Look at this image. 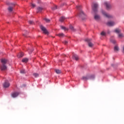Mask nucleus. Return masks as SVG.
Instances as JSON below:
<instances>
[{
    "label": "nucleus",
    "instance_id": "1",
    "mask_svg": "<svg viewBox=\"0 0 124 124\" xmlns=\"http://www.w3.org/2000/svg\"><path fill=\"white\" fill-rule=\"evenodd\" d=\"M1 62L2 65L0 66V69L2 71H5L7 70V66L5 65V64L7 63V60L3 59H1Z\"/></svg>",
    "mask_w": 124,
    "mask_h": 124
},
{
    "label": "nucleus",
    "instance_id": "2",
    "mask_svg": "<svg viewBox=\"0 0 124 124\" xmlns=\"http://www.w3.org/2000/svg\"><path fill=\"white\" fill-rule=\"evenodd\" d=\"M78 17L83 20H86V19H87V15H86V14H85V13H84L82 11H80Z\"/></svg>",
    "mask_w": 124,
    "mask_h": 124
},
{
    "label": "nucleus",
    "instance_id": "3",
    "mask_svg": "<svg viewBox=\"0 0 124 124\" xmlns=\"http://www.w3.org/2000/svg\"><path fill=\"white\" fill-rule=\"evenodd\" d=\"M92 9L94 12H96L98 9V4L97 3H93L92 6Z\"/></svg>",
    "mask_w": 124,
    "mask_h": 124
},
{
    "label": "nucleus",
    "instance_id": "4",
    "mask_svg": "<svg viewBox=\"0 0 124 124\" xmlns=\"http://www.w3.org/2000/svg\"><path fill=\"white\" fill-rule=\"evenodd\" d=\"M104 4L105 6L106 7V9L107 10H109V9H111L112 8V6L111 5V4L109 2H105L104 3Z\"/></svg>",
    "mask_w": 124,
    "mask_h": 124
},
{
    "label": "nucleus",
    "instance_id": "5",
    "mask_svg": "<svg viewBox=\"0 0 124 124\" xmlns=\"http://www.w3.org/2000/svg\"><path fill=\"white\" fill-rule=\"evenodd\" d=\"M102 13L105 16V17H106L107 18H108V19H111V18H113V16L108 14H107L105 11L102 10Z\"/></svg>",
    "mask_w": 124,
    "mask_h": 124
},
{
    "label": "nucleus",
    "instance_id": "6",
    "mask_svg": "<svg viewBox=\"0 0 124 124\" xmlns=\"http://www.w3.org/2000/svg\"><path fill=\"white\" fill-rule=\"evenodd\" d=\"M10 6L8 7V10L9 12H12L13 11V7L15 6V4L11 3L9 4Z\"/></svg>",
    "mask_w": 124,
    "mask_h": 124
},
{
    "label": "nucleus",
    "instance_id": "7",
    "mask_svg": "<svg viewBox=\"0 0 124 124\" xmlns=\"http://www.w3.org/2000/svg\"><path fill=\"white\" fill-rule=\"evenodd\" d=\"M40 29L42 30V31H43L45 34H49V32L47 31V29L45 27H44L43 26L41 25L40 26Z\"/></svg>",
    "mask_w": 124,
    "mask_h": 124
},
{
    "label": "nucleus",
    "instance_id": "8",
    "mask_svg": "<svg viewBox=\"0 0 124 124\" xmlns=\"http://www.w3.org/2000/svg\"><path fill=\"white\" fill-rule=\"evenodd\" d=\"M10 86V83H9V82H8V81L7 80L5 81L3 84V88H9Z\"/></svg>",
    "mask_w": 124,
    "mask_h": 124
},
{
    "label": "nucleus",
    "instance_id": "9",
    "mask_svg": "<svg viewBox=\"0 0 124 124\" xmlns=\"http://www.w3.org/2000/svg\"><path fill=\"white\" fill-rule=\"evenodd\" d=\"M86 41L88 43V46L89 47H93V44L91 42V41H92V39H86Z\"/></svg>",
    "mask_w": 124,
    "mask_h": 124
},
{
    "label": "nucleus",
    "instance_id": "10",
    "mask_svg": "<svg viewBox=\"0 0 124 124\" xmlns=\"http://www.w3.org/2000/svg\"><path fill=\"white\" fill-rule=\"evenodd\" d=\"M19 92H15L11 94V96L14 98L17 97V96L19 95Z\"/></svg>",
    "mask_w": 124,
    "mask_h": 124
},
{
    "label": "nucleus",
    "instance_id": "11",
    "mask_svg": "<svg viewBox=\"0 0 124 124\" xmlns=\"http://www.w3.org/2000/svg\"><path fill=\"white\" fill-rule=\"evenodd\" d=\"M107 25L109 26V27H112L115 25V22L114 21H109L107 23Z\"/></svg>",
    "mask_w": 124,
    "mask_h": 124
},
{
    "label": "nucleus",
    "instance_id": "12",
    "mask_svg": "<svg viewBox=\"0 0 124 124\" xmlns=\"http://www.w3.org/2000/svg\"><path fill=\"white\" fill-rule=\"evenodd\" d=\"M42 10H43V8L38 7L37 9V13H41V12H42Z\"/></svg>",
    "mask_w": 124,
    "mask_h": 124
},
{
    "label": "nucleus",
    "instance_id": "13",
    "mask_svg": "<svg viewBox=\"0 0 124 124\" xmlns=\"http://www.w3.org/2000/svg\"><path fill=\"white\" fill-rule=\"evenodd\" d=\"M65 17L64 16H62L60 19H59V21L60 22H61L62 23V22H63V21H64V20H65Z\"/></svg>",
    "mask_w": 124,
    "mask_h": 124
},
{
    "label": "nucleus",
    "instance_id": "14",
    "mask_svg": "<svg viewBox=\"0 0 124 124\" xmlns=\"http://www.w3.org/2000/svg\"><path fill=\"white\" fill-rule=\"evenodd\" d=\"M24 56V53L23 52H21L20 53H19L18 55H17V57L18 58H22Z\"/></svg>",
    "mask_w": 124,
    "mask_h": 124
},
{
    "label": "nucleus",
    "instance_id": "15",
    "mask_svg": "<svg viewBox=\"0 0 124 124\" xmlns=\"http://www.w3.org/2000/svg\"><path fill=\"white\" fill-rule=\"evenodd\" d=\"M73 60H75V61H78V58L77 57V55L76 54H73L72 57Z\"/></svg>",
    "mask_w": 124,
    "mask_h": 124
},
{
    "label": "nucleus",
    "instance_id": "16",
    "mask_svg": "<svg viewBox=\"0 0 124 124\" xmlns=\"http://www.w3.org/2000/svg\"><path fill=\"white\" fill-rule=\"evenodd\" d=\"M22 62H25L27 63L28 62H29V59L28 58H24L22 60Z\"/></svg>",
    "mask_w": 124,
    "mask_h": 124
},
{
    "label": "nucleus",
    "instance_id": "17",
    "mask_svg": "<svg viewBox=\"0 0 124 124\" xmlns=\"http://www.w3.org/2000/svg\"><path fill=\"white\" fill-rule=\"evenodd\" d=\"M57 36H59V37H63V36H64V34H63L62 33H60L59 34H57Z\"/></svg>",
    "mask_w": 124,
    "mask_h": 124
},
{
    "label": "nucleus",
    "instance_id": "18",
    "mask_svg": "<svg viewBox=\"0 0 124 124\" xmlns=\"http://www.w3.org/2000/svg\"><path fill=\"white\" fill-rule=\"evenodd\" d=\"M114 50L115 52H118V51H119V46H115Z\"/></svg>",
    "mask_w": 124,
    "mask_h": 124
},
{
    "label": "nucleus",
    "instance_id": "19",
    "mask_svg": "<svg viewBox=\"0 0 124 124\" xmlns=\"http://www.w3.org/2000/svg\"><path fill=\"white\" fill-rule=\"evenodd\" d=\"M55 72L57 74H61V73H62V71L59 69H56Z\"/></svg>",
    "mask_w": 124,
    "mask_h": 124
},
{
    "label": "nucleus",
    "instance_id": "20",
    "mask_svg": "<svg viewBox=\"0 0 124 124\" xmlns=\"http://www.w3.org/2000/svg\"><path fill=\"white\" fill-rule=\"evenodd\" d=\"M94 19L95 20H99V19H100V16L98 15H95Z\"/></svg>",
    "mask_w": 124,
    "mask_h": 124
},
{
    "label": "nucleus",
    "instance_id": "21",
    "mask_svg": "<svg viewBox=\"0 0 124 124\" xmlns=\"http://www.w3.org/2000/svg\"><path fill=\"white\" fill-rule=\"evenodd\" d=\"M110 42L113 43V44H115L116 43V40L113 39L112 38H110Z\"/></svg>",
    "mask_w": 124,
    "mask_h": 124
},
{
    "label": "nucleus",
    "instance_id": "22",
    "mask_svg": "<svg viewBox=\"0 0 124 124\" xmlns=\"http://www.w3.org/2000/svg\"><path fill=\"white\" fill-rule=\"evenodd\" d=\"M118 37L119 38H123V37H124V34L122 33H119L118 34Z\"/></svg>",
    "mask_w": 124,
    "mask_h": 124
},
{
    "label": "nucleus",
    "instance_id": "23",
    "mask_svg": "<svg viewBox=\"0 0 124 124\" xmlns=\"http://www.w3.org/2000/svg\"><path fill=\"white\" fill-rule=\"evenodd\" d=\"M82 79L84 80V81H87V80L89 79V77H83Z\"/></svg>",
    "mask_w": 124,
    "mask_h": 124
},
{
    "label": "nucleus",
    "instance_id": "24",
    "mask_svg": "<svg viewBox=\"0 0 124 124\" xmlns=\"http://www.w3.org/2000/svg\"><path fill=\"white\" fill-rule=\"evenodd\" d=\"M115 32H116V33H119V32H121V30L119 29H116L115 30Z\"/></svg>",
    "mask_w": 124,
    "mask_h": 124
},
{
    "label": "nucleus",
    "instance_id": "25",
    "mask_svg": "<svg viewBox=\"0 0 124 124\" xmlns=\"http://www.w3.org/2000/svg\"><path fill=\"white\" fill-rule=\"evenodd\" d=\"M70 30H71V31H75V30H74V27H73V26H70Z\"/></svg>",
    "mask_w": 124,
    "mask_h": 124
},
{
    "label": "nucleus",
    "instance_id": "26",
    "mask_svg": "<svg viewBox=\"0 0 124 124\" xmlns=\"http://www.w3.org/2000/svg\"><path fill=\"white\" fill-rule=\"evenodd\" d=\"M29 23L30 25H33L34 24V22L32 20H30Z\"/></svg>",
    "mask_w": 124,
    "mask_h": 124
},
{
    "label": "nucleus",
    "instance_id": "27",
    "mask_svg": "<svg viewBox=\"0 0 124 124\" xmlns=\"http://www.w3.org/2000/svg\"><path fill=\"white\" fill-rule=\"evenodd\" d=\"M58 9V6H57L56 5H55L52 8V10H56V9Z\"/></svg>",
    "mask_w": 124,
    "mask_h": 124
},
{
    "label": "nucleus",
    "instance_id": "28",
    "mask_svg": "<svg viewBox=\"0 0 124 124\" xmlns=\"http://www.w3.org/2000/svg\"><path fill=\"white\" fill-rule=\"evenodd\" d=\"M61 28L62 30H64V31H67V29L66 28L64 27V26H61Z\"/></svg>",
    "mask_w": 124,
    "mask_h": 124
},
{
    "label": "nucleus",
    "instance_id": "29",
    "mask_svg": "<svg viewBox=\"0 0 124 124\" xmlns=\"http://www.w3.org/2000/svg\"><path fill=\"white\" fill-rule=\"evenodd\" d=\"M44 20L46 21V23H49L50 22V19L48 18H44Z\"/></svg>",
    "mask_w": 124,
    "mask_h": 124
},
{
    "label": "nucleus",
    "instance_id": "30",
    "mask_svg": "<svg viewBox=\"0 0 124 124\" xmlns=\"http://www.w3.org/2000/svg\"><path fill=\"white\" fill-rule=\"evenodd\" d=\"M20 73L24 74V73H26V71L24 69H22L20 71Z\"/></svg>",
    "mask_w": 124,
    "mask_h": 124
},
{
    "label": "nucleus",
    "instance_id": "31",
    "mask_svg": "<svg viewBox=\"0 0 124 124\" xmlns=\"http://www.w3.org/2000/svg\"><path fill=\"white\" fill-rule=\"evenodd\" d=\"M33 76L36 78V77H38V76H39V75H38V74L35 73V74H33Z\"/></svg>",
    "mask_w": 124,
    "mask_h": 124
},
{
    "label": "nucleus",
    "instance_id": "32",
    "mask_svg": "<svg viewBox=\"0 0 124 124\" xmlns=\"http://www.w3.org/2000/svg\"><path fill=\"white\" fill-rule=\"evenodd\" d=\"M106 34V33L105 32H103V31L101 33V35L104 36Z\"/></svg>",
    "mask_w": 124,
    "mask_h": 124
},
{
    "label": "nucleus",
    "instance_id": "33",
    "mask_svg": "<svg viewBox=\"0 0 124 124\" xmlns=\"http://www.w3.org/2000/svg\"><path fill=\"white\" fill-rule=\"evenodd\" d=\"M63 43H64V44H65V45H66V44H67L68 42L66 41H64Z\"/></svg>",
    "mask_w": 124,
    "mask_h": 124
},
{
    "label": "nucleus",
    "instance_id": "34",
    "mask_svg": "<svg viewBox=\"0 0 124 124\" xmlns=\"http://www.w3.org/2000/svg\"><path fill=\"white\" fill-rule=\"evenodd\" d=\"M66 5V3H63L61 4V6H63V5Z\"/></svg>",
    "mask_w": 124,
    "mask_h": 124
},
{
    "label": "nucleus",
    "instance_id": "35",
    "mask_svg": "<svg viewBox=\"0 0 124 124\" xmlns=\"http://www.w3.org/2000/svg\"><path fill=\"white\" fill-rule=\"evenodd\" d=\"M31 6H32V7H35V4H31Z\"/></svg>",
    "mask_w": 124,
    "mask_h": 124
},
{
    "label": "nucleus",
    "instance_id": "36",
    "mask_svg": "<svg viewBox=\"0 0 124 124\" xmlns=\"http://www.w3.org/2000/svg\"><path fill=\"white\" fill-rule=\"evenodd\" d=\"M29 52H31H31H32V51H33V50H31V49H28Z\"/></svg>",
    "mask_w": 124,
    "mask_h": 124
},
{
    "label": "nucleus",
    "instance_id": "37",
    "mask_svg": "<svg viewBox=\"0 0 124 124\" xmlns=\"http://www.w3.org/2000/svg\"><path fill=\"white\" fill-rule=\"evenodd\" d=\"M78 8H80V7H81V5H78Z\"/></svg>",
    "mask_w": 124,
    "mask_h": 124
},
{
    "label": "nucleus",
    "instance_id": "38",
    "mask_svg": "<svg viewBox=\"0 0 124 124\" xmlns=\"http://www.w3.org/2000/svg\"><path fill=\"white\" fill-rule=\"evenodd\" d=\"M93 78H94V76H93Z\"/></svg>",
    "mask_w": 124,
    "mask_h": 124
},
{
    "label": "nucleus",
    "instance_id": "39",
    "mask_svg": "<svg viewBox=\"0 0 124 124\" xmlns=\"http://www.w3.org/2000/svg\"><path fill=\"white\" fill-rule=\"evenodd\" d=\"M24 36H25V34H24Z\"/></svg>",
    "mask_w": 124,
    "mask_h": 124
}]
</instances>
